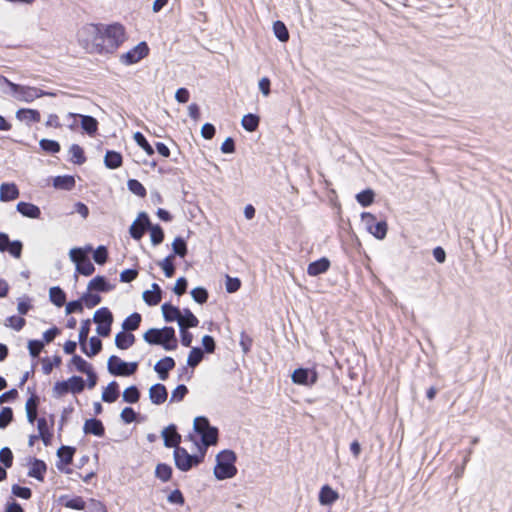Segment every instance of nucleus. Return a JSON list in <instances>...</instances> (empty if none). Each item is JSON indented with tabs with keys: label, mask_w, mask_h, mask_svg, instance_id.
<instances>
[{
	"label": "nucleus",
	"mask_w": 512,
	"mask_h": 512,
	"mask_svg": "<svg viewBox=\"0 0 512 512\" xmlns=\"http://www.w3.org/2000/svg\"><path fill=\"white\" fill-rule=\"evenodd\" d=\"M101 50L102 54H112L126 40L125 27L120 23H101Z\"/></svg>",
	"instance_id": "f257e3e1"
},
{
	"label": "nucleus",
	"mask_w": 512,
	"mask_h": 512,
	"mask_svg": "<svg viewBox=\"0 0 512 512\" xmlns=\"http://www.w3.org/2000/svg\"><path fill=\"white\" fill-rule=\"evenodd\" d=\"M101 23H88L82 26L77 39L79 45L90 54H102L101 50Z\"/></svg>",
	"instance_id": "f03ea898"
},
{
	"label": "nucleus",
	"mask_w": 512,
	"mask_h": 512,
	"mask_svg": "<svg viewBox=\"0 0 512 512\" xmlns=\"http://www.w3.org/2000/svg\"><path fill=\"white\" fill-rule=\"evenodd\" d=\"M143 338L148 344L161 345L168 351L175 350L178 346V340L173 327L151 328L144 333Z\"/></svg>",
	"instance_id": "7ed1b4c3"
},
{
	"label": "nucleus",
	"mask_w": 512,
	"mask_h": 512,
	"mask_svg": "<svg viewBox=\"0 0 512 512\" xmlns=\"http://www.w3.org/2000/svg\"><path fill=\"white\" fill-rule=\"evenodd\" d=\"M236 455L231 450H224L217 456V465L214 468V474L217 479L223 480L232 478L236 475L237 469L234 465Z\"/></svg>",
	"instance_id": "20e7f679"
},
{
	"label": "nucleus",
	"mask_w": 512,
	"mask_h": 512,
	"mask_svg": "<svg viewBox=\"0 0 512 512\" xmlns=\"http://www.w3.org/2000/svg\"><path fill=\"white\" fill-rule=\"evenodd\" d=\"M173 454L176 467L183 472H187L193 466H197L204 461L206 449L199 447L198 454L190 455L185 448L176 447Z\"/></svg>",
	"instance_id": "39448f33"
},
{
	"label": "nucleus",
	"mask_w": 512,
	"mask_h": 512,
	"mask_svg": "<svg viewBox=\"0 0 512 512\" xmlns=\"http://www.w3.org/2000/svg\"><path fill=\"white\" fill-rule=\"evenodd\" d=\"M194 430L201 437L202 445L200 447L207 448L215 445L218 441V429L212 427L209 420L204 416H199L194 419Z\"/></svg>",
	"instance_id": "423d86ee"
},
{
	"label": "nucleus",
	"mask_w": 512,
	"mask_h": 512,
	"mask_svg": "<svg viewBox=\"0 0 512 512\" xmlns=\"http://www.w3.org/2000/svg\"><path fill=\"white\" fill-rule=\"evenodd\" d=\"M70 258L76 265V271L83 276H90L94 273L95 267L91 260L81 248L70 250Z\"/></svg>",
	"instance_id": "0eeeda50"
},
{
	"label": "nucleus",
	"mask_w": 512,
	"mask_h": 512,
	"mask_svg": "<svg viewBox=\"0 0 512 512\" xmlns=\"http://www.w3.org/2000/svg\"><path fill=\"white\" fill-rule=\"evenodd\" d=\"M137 368V362L126 363L115 355L108 359V371L115 376H130L137 371Z\"/></svg>",
	"instance_id": "6e6552de"
},
{
	"label": "nucleus",
	"mask_w": 512,
	"mask_h": 512,
	"mask_svg": "<svg viewBox=\"0 0 512 512\" xmlns=\"http://www.w3.org/2000/svg\"><path fill=\"white\" fill-rule=\"evenodd\" d=\"M5 82L8 85V87L10 88V90L14 94L18 95L19 100L24 101V102H32L35 99L40 98L45 94L42 90H40L36 87L19 85V84L11 82L8 79H5Z\"/></svg>",
	"instance_id": "1a4fd4ad"
},
{
	"label": "nucleus",
	"mask_w": 512,
	"mask_h": 512,
	"mask_svg": "<svg viewBox=\"0 0 512 512\" xmlns=\"http://www.w3.org/2000/svg\"><path fill=\"white\" fill-rule=\"evenodd\" d=\"M94 322L97 324V333L102 337H108L113 323V314L107 307H102L94 313Z\"/></svg>",
	"instance_id": "9d476101"
},
{
	"label": "nucleus",
	"mask_w": 512,
	"mask_h": 512,
	"mask_svg": "<svg viewBox=\"0 0 512 512\" xmlns=\"http://www.w3.org/2000/svg\"><path fill=\"white\" fill-rule=\"evenodd\" d=\"M362 220L364 221L367 230L375 238L382 240L386 237L388 226L386 221H377L375 215L370 212L362 213Z\"/></svg>",
	"instance_id": "9b49d317"
},
{
	"label": "nucleus",
	"mask_w": 512,
	"mask_h": 512,
	"mask_svg": "<svg viewBox=\"0 0 512 512\" xmlns=\"http://www.w3.org/2000/svg\"><path fill=\"white\" fill-rule=\"evenodd\" d=\"M150 49L146 42H140L135 47L130 49L128 52L123 53L120 56V61L124 65H132L138 63L142 59L148 56Z\"/></svg>",
	"instance_id": "f8f14e48"
},
{
	"label": "nucleus",
	"mask_w": 512,
	"mask_h": 512,
	"mask_svg": "<svg viewBox=\"0 0 512 512\" xmlns=\"http://www.w3.org/2000/svg\"><path fill=\"white\" fill-rule=\"evenodd\" d=\"M23 245L20 241H10L6 233H0V252H9L13 257L20 258Z\"/></svg>",
	"instance_id": "ddd939ff"
},
{
	"label": "nucleus",
	"mask_w": 512,
	"mask_h": 512,
	"mask_svg": "<svg viewBox=\"0 0 512 512\" xmlns=\"http://www.w3.org/2000/svg\"><path fill=\"white\" fill-rule=\"evenodd\" d=\"M318 379L315 371H309L305 368H298L292 374V381L298 385H313Z\"/></svg>",
	"instance_id": "4468645a"
},
{
	"label": "nucleus",
	"mask_w": 512,
	"mask_h": 512,
	"mask_svg": "<svg viewBox=\"0 0 512 512\" xmlns=\"http://www.w3.org/2000/svg\"><path fill=\"white\" fill-rule=\"evenodd\" d=\"M148 227H150V220L145 213H141L130 226L131 237L135 240H140Z\"/></svg>",
	"instance_id": "2eb2a0df"
},
{
	"label": "nucleus",
	"mask_w": 512,
	"mask_h": 512,
	"mask_svg": "<svg viewBox=\"0 0 512 512\" xmlns=\"http://www.w3.org/2000/svg\"><path fill=\"white\" fill-rule=\"evenodd\" d=\"M174 367V359L172 357L166 356L155 364L154 370L157 372L161 380H166L169 376V371L173 370Z\"/></svg>",
	"instance_id": "dca6fc26"
},
{
	"label": "nucleus",
	"mask_w": 512,
	"mask_h": 512,
	"mask_svg": "<svg viewBox=\"0 0 512 512\" xmlns=\"http://www.w3.org/2000/svg\"><path fill=\"white\" fill-rule=\"evenodd\" d=\"M164 445L168 448L180 447L179 444L181 442V435L177 432L176 427L174 425H170L166 427L163 432Z\"/></svg>",
	"instance_id": "f3484780"
},
{
	"label": "nucleus",
	"mask_w": 512,
	"mask_h": 512,
	"mask_svg": "<svg viewBox=\"0 0 512 512\" xmlns=\"http://www.w3.org/2000/svg\"><path fill=\"white\" fill-rule=\"evenodd\" d=\"M16 118L19 121L25 122L30 125L31 123H38L41 120V114L36 109L21 108L16 112Z\"/></svg>",
	"instance_id": "a211bd4d"
},
{
	"label": "nucleus",
	"mask_w": 512,
	"mask_h": 512,
	"mask_svg": "<svg viewBox=\"0 0 512 512\" xmlns=\"http://www.w3.org/2000/svg\"><path fill=\"white\" fill-rule=\"evenodd\" d=\"M19 189L15 183H2L0 186V201L9 202L19 197Z\"/></svg>",
	"instance_id": "6ab92c4d"
},
{
	"label": "nucleus",
	"mask_w": 512,
	"mask_h": 512,
	"mask_svg": "<svg viewBox=\"0 0 512 512\" xmlns=\"http://www.w3.org/2000/svg\"><path fill=\"white\" fill-rule=\"evenodd\" d=\"M168 392L163 384L157 383L149 390V397L153 404L161 405L167 400Z\"/></svg>",
	"instance_id": "aec40b11"
},
{
	"label": "nucleus",
	"mask_w": 512,
	"mask_h": 512,
	"mask_svg": "<svg viewBox=\"0 0 512 512\" xmlns=\"http://www.w3.org/2000/svg\"><path fill=\"white\" fill-rule=\"evenodd\" d=\"M83 430L85 434H92L97 437H102L105 434V428L102 421L96 418L86 420Z\"/></svg>",
	"instance_id": "412c9836"
},
{
	"label": "nucleus",
	"mask_w": 512,
	"mask_h": 512,
	"mask_svg": "<svg viewBox=\"0 0 512 512\" xmlns=\"http://www.w3.org/2000/svg\"><path fill=\"white\" fill-rule=\"evenodd\" d=\"M330 268V261L326 257H322L311 262L307 267V273L310 276H318L327 272Z\"/></svg>",
	"instance_id": "4be33fe9"
},
{
	"label": "nucleus",
	"mask_w": 512,
	"mask_h": 512,
	"mask_svg": "<svg viewBox=\"0 0 512 512\" xmlns=\"http://www.w3.org/2000/svg\"><path fill=\"white\" fill-rule=\"evenodd\" d=\"M143 299L149 306H156L161 302L162 291L157 283L152 284V290L143 293Z\"/></svg>",
	"instance_id": "5701e85b"
},
{
	"label": "nucleus",
	"mask_w": 512,
	"mask_h": 512,
	"mask_svg": "<svg viewBox=\"0 0 512 512\" xmlns=\"http://www.w3.org/2000/svg\"><path fill=\"white\" fill-rule=\"evenodd\" d=\"M135 336L128 331H122L115 336V345L118 349L126 350L135 343Z\"/></svg>",
	"instance_id": "b1692460"
},
{
	"label": "nucleus",
	"mask_w": 512,
	"mask_h": 512,
	"mask_svg": "<svg viewBox=\"0 0 512 512\" xmlns=\"http://www.w3.org/2000/svg\"><path fill=\"white\" fill-rule=\"evenodd\" d=\"M17 211L23 216L33 219H37L41 215L40 208L29 202H19L17 204Z\"/></svg>",
	"instance_id": "393cba45"
},
{
	"label": "nucleus",
	"mask_w": 512,
	"mask_h": 512,
	"mask_svg": "<svg viewBox=\"0 0 512 512\" xmlns=\"http://www.w3.org/2000/svg\"><path fill=\"white\" fill-rule=\"evenodd\" d=\"M198 324V318L189 309H184V314H180L178 319L180 330L194 328L197 327Z\"/></svg>",
	"instance_id": "a878e982"
},
{
	"label": "nucleus",
	"mask_w": 512,
	"mask_h": 512,
	"mask_svg": "<svg viewBox=\"0 0 512 512\" xmlns=\"http://www.w3.org/2000/svg\"><path fill=\"white\" fill-rule=\"evenodd\" d=\"M69 116L73 118L77 116L81 117V126L89 135H94L97 132L98 121L94 117L88 115H77L73 113H70Z\"/></svg>",
	"instance_id": "bb28decb"
},
{
	"label": "nucleus",
	"mask_w": 512,
	"mask_h": 512,
	"mask_svg": "<svg viewBox=\"0 0 512 512\" xmlns=\"http://www.w3.org/2000/svg\"><path fill=\"white\" fill-rule=\"evenodd\" d=\"M46 471L47 466L45 462L39 459H34L33 462L31 463L28 475L39 481H43Z\"/></svg>",
	"instance_id": "cd10ccee"
},
{
	"label": "nucleus",
	"mask_w": 512,
	"mask_h": 512,
	"mask_svg": "<svg viewBox=\"0 0 512 512\" xmlns=\"http://www.w3.org/2000/svg\"><path fill=\"white\" fill-rule=\"evenodd\" d=\"M88 291H98V292H108L113 289V286L110 285L105 277L96 276L88 283Z\"/></svg>",
	"instance_id": "c85d7f7f"
},
{
	"label": "nucleus",
	"mask_w": 512,
	"mask_h": 512,
	"mask_svg": "<svg viewBox=\"0 0 512 512\" xmlns=\"http://www.w3.org/2000/svg\"><path fill=\"white\" fill-rule=\"evenodd\" d=\"M37 429L39 432L38 437L42 439L45 445H49L51 443L53 434L50 431L46 418L41 417L37 420Z\"/></svg>",
	"instance_id": "c756f323"
},
{
	"label": "nucleus",
	"mask_w": 512,
	"mask_h": 512,
	"mask_svg": "<svg viewBox=\"0 0 512 512\" xmlns=\"http://www.w3.org/2000/svg\"><path fill=\"white\" fill-rule=\"evenodd\" d=\"M105 166L109 169H117L123 164V157L121 153L113 150H108L104 157Z\"/></svg>",
	"instance_id": "7c9ffc66"
},
{
	"label": "nucleus",
	"mask_w": 512,
	"mask_h": 512,
	"mask_svg": "<svg viewBox=\"0 0 512 512\" xmlns=\"http://www.w3.org/2000/svg\"><path fill=\"white\" fill-rule=\"evenodd\" d=\"M339 498L338 493L329 485H324L319 493V502L322 505H330Z\"/></svg>",
	"instance_id": "2f4dec72"
},
{
	"label": "nucleus",
	"mask_w": 512,
	"mask_h": 512,
	"mask_svg": "<svg viewBox=\"0 0 512 512\" xmlns=\"http://www.w3.org/2000/svg\"><path fill=\"white\" fill-rule=\"evenodd\" d=\"M119 397V385L116 381L110 382L102 393V400L106 403H113Z\"/></svg>",
	"instance_id": "473e14b6"
},
{
	"label": "nucleus",
	"mask_w": 512,
	"mask_h": 512,
	"mask_svg": "<svg viewBox=\"0 0 512 512\" xmlns=\"http://www.w3.org/2000/svg\"><path fill=\"white\" fill-rule=\"evenodd\" d=\"M76 185L75 179L71 175L57 176L53 180V186L56 189L72 190Z\"/></svg>",
	"instance_id": "72a5a7b5"
},
{
	"label": "nucleus",
	"mask_w": 512,
	"mask_h": 512,
	"mask_svg": "<svg viewBox=\"0 0 512 512\" xmlns=\"http://www.w3.org/2000/svg\"><path fill=\"white\" fill-rule=\"evenodd\" d=\"M26 414L28 421L33 424L37 419L38 397L33 394L26 401Z\"/></svg>",
	"instance_id": "f704fd0d"
},
{
	"label": "nucleus",
	"mask_w": 512,
	"mask_h": 512,
	"mask_svg": "<svg viewBox=\"0 0 512 512\" xmlns=\"http://www.w3.org/2000/svg\"><path fill=\"white\" fill-rule=\"evenodd\" d=\"M163 317L167 322L177 321L180 317L181 311L178 307L173 306L170 303H164L162 305Z\"/></svg>",
	"instance_id": "c9c22d12"
},
{
	"label": "nucleus",
	"mask_w": 512,
	"mask_h": 512,
	"mask_svg": "<svg viewBox=\"0 0 512 512\" xmlns=\"http://www.w3.org/2000/svg\"><path fill=\"white\" fill-rule=\"evenodd\" d=\"M49 297H50V301L57 307H62L65 304L66 294L58 286L50 288Z\"/></svg>",
	"instance_id": "e433bc0d"
},
{
	"label": "nucleus",
	"mask_w": 512,
	"mask_h": 512,
	"mask_svg": "<svg viewBox=\"0 0 512 512\" xmlns=\"http://www.w3.org/2000/svg\"><path fill=\"white\" fill-rule=\"evenodd\" d=\"M141 320V315L137 312H134L123 321L122 328L128 332L137 330L140 326Z\"/></svg>",
	"instance_id": "4c0bfd02"
},
{
	"label": "nucleus",
	"mask_w": 512,
	"mask_h": 512,
	"mask_svg": "<svg viewBox=\"0 0 512 512\" xmlns=\"http://www.w3.org/2000/svg\"><path fill=\"white\" fill-rule=\"evenodd\" d=\"M174 260V254H169L158 263L167 278H171L175 274Z\"/></svg>",
	"instance_id": "58836bf2"
},
{
	"label": "nucleus",
	"mask_w": 512,
	"mask_h": 512,
	"mask_svg": "<svg viewBox=\"0 0 512 512\" xmlns=\"http://www.w3.org/2000/svg\"><path fill=\"white\" fill-rule=\"evenodd\" d=\"M259 117L255 114H247V115H244L242 120H241V124L243 126V128L248 131V132H254L257 130L258 126H259Z\"/></svg>",
	"instance_id": "ea45409f"
},
{
	"label": "nucleus",
	"mask_w": 512,
	"mask_h": 512,
	"mask_svg": "<svg viewBox=\"0 0 512 512\" xmlns=\"http://www.w3.org/2000/svg\"><path fill=\"white\" fill-rule=\"evenodd\" d=\"M66 382L70 392L73 394H80L85 389V381L80 376H72Z\"/></svg>",
	"instance_id": "a19ab883"
},
{
	"label": "nucleus",
	"mask_w": 512,
	"mask_h": 512,
	"mask_svg": "<svg viewBox=\"0 0 512 512\" xmlns=\"http://www.w3.org/2000/svg\"><path fill=\"white\" fill-rule=\"evenodd\" d=\"M155 476L162 482H167L172 478V468L168 464L159 463L155 469Z\"/></svg>",
	"instance_id": "79ce46f5"
},
{
	"label": "nucleus",
	"mask_w": 512,
	"mask_h": 512,
	"mask_svg": "<svg viewBox=\"0 0 512 512\" xmlns=\"http://www.w3.org/2000/svg\"><path fill=\"white\" fill-rule=\"evenodd\" d=\"M89 346H90L89 350H87L86 344H84V348H81V349L88 357H93L101 351L102 342L98 337L93 336L89 340Z\"/></svg>",
	"instance_id": "37998d69"
},
{
	"label": "nucleus",
	"mask_w": 512,
	"mask_h": 512,
	"mask_svg": "<svg viewBox=\"0 0 512 512\" xmlns=\"http://www.w3.org/2000/svg\"><path fill=\"white\" fill-rule=\"evenodd\" d=\"M273 31L279 41L287 42L289 40L288 29L282 21L278 20L274 22Z\"/></svg>",
	"instance_id": "c03bdc74"
},
{
	"label": "nucleus",
	"mask_w": 512,
	"mask_h": 512,
	"mask_svg": "<svg viewBox=\"0 0 512 512\" xmlns=\"http://www.w3.org/2000/svg\"><path fill=\"white\" fill-rule=\"evenodd\" d=\"M61 500H62V504L65 507L74 509V510H83L86 505L85 501L80 496H75L70 499H66L65 497H62Z\"/></svg>",
	"instance_id": "a18cd8bd"
},
{
	"label": "nucleus",
	"mask_w": 512,
	"mask_h": 512,
	"mask_svg": "<svg viewBox=\"0 0 512 512\" xmlns=\"http://www.w3.org/2000/svg\"><path fill=\"white\" fill-rule=\"evenodd\" d=\"M71 161L75 164H83L86 161L84 150L78 144H73L70 147Z\"/></svg>",
	"instance_id": "49530a36"
},
{
	"label": "nucleus",
	"mask_w": 512,
	"mask_h": 512,
	"mask_svg": "<svg viewBox=\"0 0 512 512\" xmlns=\"http://www.w3.org/2000/svg\"><path fill=\"white\" fill-rule=\"evenodd\" d=\"M57 454L64 464L69 465L73 461V456L75 454V448L70 447V446H61L58 449Z\"/></svg>",
	"instance_id": "de8ad7c7"
},
{
	"label": "nucleus",
	"mask_w": 512,
	"mask_h": 512,
	"mask_svg": "<svg viewBox=\"0 0 512 512\" xmlns=\"http://www.w3.org/2000/svg\"><path fill=\"white\" fill-rule=\"evenodd\" d=\"M374 192L371 189L361 191L356 195L358 203L363 207L370 206L374 201Z\"/></svg>",
	"instance_id": "09e8293b"
},
{
	"label": "nucleus",
	"mask_w": 512,
	"mask_h": 512,
	"mask_svg": "<svg viewBox=\"0 0 512 512\" xmlns=\"http://www.w3.org/2000/svg\"><path fill=\"white\" fill-rule=\"evenodd\" d=\"M128 189L135 195L144 198L147 195L146 188L143 186V184L136 180V179H130L127 182Z\"/></svg>",
	"instance_id": "8fccbe9b"
},
{
	"label": "nucleus",
	"mask_w": 512,
	"mask_h": 512,
	"mask_svg": "<svg viewBox=\"0 0 512 512\" xmlns=\"http://www.w3.org/2000/svg\"><path fill=\"white\" fill-rule=\"evenodd\" d=\"M203 355H204L203 351L200 348H198V347L192 348L188 355V359H187L188 366H190L192 368L198 366L199 363L203 359Z\"/></svg>",
	"instance_id": "3c124183"
},
{
	"label": "nucleus",
	"mask_w": 512,
	"mask_h": 512,
	"mask_svg": "<svg viewBox=\"0 0 512 512\" xmlns=\"http://www.w3.org/2000/svg\"><path fill=\"white\" fill-rule=\"evenodd\" d=\"M70 364L75 367L78 372L86 373L92 367L85 359L79 355H73Z\"/></svg>",
	"instance_id": "603ef678"
},
{
	"label": "nucleus",
	"mask_w": 512,
	"mask_h": 512,
	"mask_svg": "<svg viewBox=\"0 0 512 512\" xmlns=\"http://www.w3.org/2000/svg\"><path fill=\"white\" fill-rule=\"evenodd\" d=\"M39 145L42 150L51 154L58 153L61 149L60 144L57 141L50 139H42L39 142Z\"/></svg>",
	"instance_id": "864d4df0"
},
{
	"label": "nucleus",
	"mask_w": 512,
	"mask_h": 512,
	"mask_svg": "<svg viewBox=\"0 0 512 512\" xmlns=\"http://www.w3.org/2000/svg\"><path fill=\"white\" fill-rule=\"evenodd\" d=\"M134 140L140 146L147 155L151 156L154 154L153 147L149 144L145 136L141 132H136L134 134Z\"/></svg>",
	"instance_id": "5fc2aeb1"
},
{
	"label": "nucleus",
	"mask_w": 512,
	"mask_h": 512,
	"mask_svg": "<svg viewBox=\"0 0 512 512\" xmlns=\"http://www.w3.org/2000/svg\"><path fill=\"white\" fill-rule=\"evenodd\" d=\"M140 392L136 386H130L123 392V400L127 403H136L139 401Z\"/></svg>",
	"instance_id": "6e6d98bb"
},
{
	"label": "nucleus",
	"mask_w": 512,
	"mask_h": 512,
	"mask_svg": "<svg viewBox=\"0 0 512 512\" xmlns=\"http://www.w3.org/2000/svg\"><path fill=\"white\" fill-rule=\"evenodd\" d=\"M148 228L150 229V237L153 245L161 244L164 240V232L162 228L159 225L152 226L151 224Z\"/></svg>",
	"instance_id": "4d7b16f0"
},
{
	"label": "nucleus",
	"mask_w": 512,
	"mask_h": 512,
	"mask_svg": "<svg viewBox=\"0 0 512 512\" xmlns=\"http://www.w3.org/2000/svg\"><path fill=\"white\" fill-rule=\"evenodd\" d=\"M172 248H173L174 256L178 255V256L184 258L187 254L186 242L181 237H177L174 239V241L172 243Z\"/></svg>",
	"instance_id": "13d9d810"
},
{
	"label": "nucleus",
	"mask_w": 512,
	"mask_h": 512,
	"mask_svg": "<svg viewBox=\"0 0 512 512\" xmlns=\"http://www.w3.org/2000/svg\"><path fill=\"white\" fill-rule=\"evenodd\" d=\"M26 324V320L17 315L10 316L5 321V326L11 327L16 331H20Z\"/></svg>",
	"instance_id": "bf43d9fd"
},
{
	"label": "nucleus",
	"mask_w": 512,
	"mask_h": 512,
	"mask_svg": "<svg viewBox=\"0 0 512 512\" xmlns=\"http://www.w3.org/2000/svg\"><path fill=\"white\" fill-rule=\"evenodd\" d=\"M191 296L195 302L204 304L207 302L209 294L208 291L203 287H196L191 290Z\"/></svg>",
	"instance_id": "052dcab7"
},
{
	"label": "nucleus",
	"mask_w": 512,
	"mask_h": 512,
	"mask_svg": "<svg viewBox=\"0 0 512 512\" xmlns=\"http://www.w3.org/2000/svg\"><path fill=\"white\" fill-rule=\"evenodd\" d=\"M52 392H53V396L55 398H61L64 395H66L67 393H69L70 390H69L68 383L66 382V380L57 381L53 386Z\"/></svg>",
	"instance_id": "680f3d73"
},
{
	"label": "nucleus",
	"mask_w": 512,
	"mask_h": 512,
	"mask_svg": "<svg viewBox=\"0 0 512 512\" xmlns=\"http://www.w3.org/2000/svg\"><path fill=\"white\" fill-rule=\"evenodd\" d=\"M81 299L85 306L89 309L97 306L102 300L98 294H93L91 292L85 293Z\"/></svg>",
	"instance_id": "e2e57ef3"
},
{
	"label": "nucleus",
	"mask_w": 512,
	"mask_h": 512,
	"mask_svg": "<svg viewBox=\"0 0 512 512\" xmlns=\"http://www.w3.org/2000/svg\"><path fill=\"white\" fill-rule=\"evenodd\" d=\"M13 420V411L10 407H4L0 411V428H6Z\"/></svg>",
	"instance_id": "0e129e2a"
},
{
	"label": "nucleus",
	"mask_w": 512,
	"mask_h": 512,
	"mask_svg": "<svg viewBox=\"0 0 512 512\" xmlns=\"http://www.w3.org/2000/svg\"><path fill=\"white\" fill-rule=\"evenodd\" d=\"M90 319H86L82 322L80 331H79V343L81 348H84V344H86L88 334L90 331Z\"/></svg>",
	"instance_id": "69168bd1"
},
{
	"label": "nucleus",
	"mask_w": 512,
	"mask_h": 512,
	"mask_svg": "<svg viewBox=\"0 0 512 512\" xmlns=\"http://www.w3.org/2000/svg\"><path fill=\"white\" fill-rule=\"evenodd\" d=\"M188 393V388L181 384V385H178L173 391H172V395H171V399L170 401L171 402H180L184 399V397L187 395Z\"/></svg>",
	"instance_id": "338daca9"
},
{
	"label": "nucleus",
	"mask_w": 512,
	"mask_h": 512,
	"mask_svg": "<svg viewBox=\"0 0 512 512\" xmlns=\"http://www.w3.org/2000/svg\"><path fill=\"white\" fill-rule=\"evenodd\" d=\"M0 461L5 468H10L13 464V454L10 448L4 447L0 450Z\"/></svg>",
	"instance_id": "774afa93"
}]
</instances>
